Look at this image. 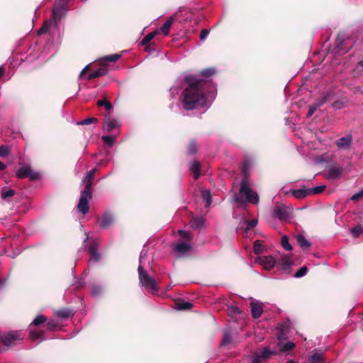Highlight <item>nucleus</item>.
I'll use <instances>...</instances> for the list:
<instances>
[{"label":"nucleus","mask_w":363,"mask_h":363,"mask_svg":"<svg viewBox=\"0 0 363 363\" xmlns=\"http://www.w3.org/2000/svg\"><path fill=\"white\" fill-rule=\"evenodd\" d=\"M296 241L299 246L304 250L311 247V243L308 241L304 235L299 234L296 236Z\"/></svg>","instance_id":"obj_22"},{"label":"nucleus","mask_w":363,"mask_h":363,"mask_svg":"<svg viewBox=\"0 0 363 363\" xmlns=\"http://www.w3.org/2000/svg\"><path fill=\"white\" fill-rule=\"evenodd\" d=\"M145 50L147 52H155L156 50V44L155 43H151L150 44L145 45Z\"/></svg>","instance_id":"obj_56"},{"label":"nucleus","mask_w":363,"mask_h":363,"mask_svg":"<svg viewBox=\"0 0 363 363\" xmlns=\"http://www.w3.org/2000/svg\"><path fill=\"white\" fill-rule=\"evenodd\" d=\"M263 248H264V247L259 240H257L255 241L254 246H253V250H254L255 254H256V255L261 254L263 251Z\"/></svg>","instance_id":"obj_42"},{"label":"nucleus","mask_w":363,"mask_h":363,"mask_svg":"<svg viewBox=\"0 0 363 363\" xmlns=\"http://www.w3.org/2000/svg\"><path fill=\"white\" fill-rule=\"evenodd\" d=\"M280 262L284 269H287L292 264L291 259L286 255L281 257Z\"/></svg>","instance_id":"obj_38"},{"label":"nucleus","mask_w":363,"mask_h":363,"mask_svg":"<svg viewBox=\"0 0 363 363\" xmlns=\"http://www.w3.org/2000/svg\"><path fill=\"white\" fill-rule=\"evenodd\" d=\"M92 198V190L84 189L81 192L80 199L77 205V209L82 214L85 215L89 210V201Z\"/></svg>","instance_id":"obj_4"},{"label":"nucleus","mask_w":363,"mask_h":363,"mask_svg":"<svg viewBox=\"0 0 363 363\" xmlns=\"http://www.w3.org/2000/svg\"><path fill=\"white\" fill-rule=\"evenodd\" d=\"M352 138L351 135L342 137L336 141V145L342 150L350 149L352 144Z\"/></svg>","instance_id":"obj_9"},{"label":"nucleus","mask_w":363,"mask_h":363,"mask_svg":"<svg viewBox=\"0 0 363 363\" xmlns=\"http://www.w3.org/2000/svg\"><path fill=\"white\" fill-rule=\"evenodd\" d=\"M290 328L286 325H281L279 328V331L278 333V338L279 340H282L286 338V335L289 332Z\"/></svg>","instance_id":"obj_26"},{"label":"nucleus","mask_w":363,"mask_h":363,"mask_svg":"<svg viewBox=\"0 0 363 363\" xmlns=\"http://www.w3.org/2000/svg\"><path fill=\"white\" fill-rule=\"evenodd\" d=\"M333 106L337 108H341L342 107V103L338 101H335L333 104Z\"/></svg>","instance_id":"obj_61"},{"label":"nucleus","mask_w":363,"mask_h":363,"mask_svg":"<svg viewBox=\"0 0 363 363\" xmlns=\"http://www.w3.org/2000/svg\"><path fill=\"white\" fill-rule=\"evenodd\" d=\"M191 249V246L189 244L184 242L178 243L175 247V250L180 253L187 252L190 251Z\"/></svg>","instance_id":"obj_29"},{"label":"nucleus","mask_w":363,"mask_h":363,"mask_svg":"<svg viewBox=\"0 0 363 363\" xmlns=\"http://www.w3.org/2000/svg\"><path fill=\"white\" fill-rule=\"evenodd\" d=\"M104 122L111 120V113L110 111H106V112L104 114Z\"/></svg>","instance_id":"obj_63"},{"label":"nucleus","mask_w":363,"mask_h":363,"mask_svg":"<svg viewBox=\"0 0 363 363\" xmlns=\"http://www.w3.org/2000/svg\"><path fill=\"white\" fill-rule=\"evenodd\" d=\"M325 187L326 186L325 185H322V186H315L314 188H309L308 189L309 195L319 194L325 190Z\"/></svg>","instance_id":"obj_40"},{"label":"nucleus","mask_w":363,"mask_h":363,"mask_svg":"<svg viewBox=\"0 0 363 363\" xmlns=\"http://www.w3.org/2000/svg\"><path fill=\"white\" fill-rule=\"evenodd\" d=\"M281 245L283 247V248L287 251H291L292 250V246L289 243V238L288 236L286 235H283L281 237Z\"/></svg>","instance_id":"obj_37"},{"label":"nucleus","mask_w":363,"mask_h":363,"mask_svg":"<svg viewBox=\"0 0 363 363\" xmlns=\"http://www.w3.org/2000/svg\"><path fill=\"white\" fill-rule=\"evenodd\" d=\"M47 329L49 330H55L59 326V324L55 320H50L47 323Z\"/></svg>","instance_id":"obj_52"},{"label":"nucleus","mask_w":363,"mask_h":363,"mask_svg":"<svg viewBox=\"0 0 363 363\" xmlns=\"http://www.w3.org/2000/svg\"><path fill=\"white\" fill-rule=\"evenodd\" d=\"M97 121H98V119L96 118L89 117V118H87L77 123V124L78 125H89L91 123H96Z\"/></svg>","instance_id":"obj_47"},{"label":"nucleus","mask_w":363,"mask_h":363,"mask_svg":"<svg viewBox=\"0 0 363 363\" xmlns=\"http://www.w3.org/2000/svg\"><path fill=\"white\" fill-rule=\"evenodd\" d=\"M177 309L179 311L189 310L193 307V304L189 301H179L176 303Z\"/></svg>","instance_id":"obj_28"},{"label":"nucleus","mask_w":363,"mask_h":363,"mask_svg":"<svg viewBox=\"0 0 363 363\" xmlns=\"http://www.w3.org/2000/svg\"><path fill=\"white\" fill-rule=\"evenodd\" d=\"M104 123L106 124L108 132H111L120 126V123L117 120H109Z\"/></svg>","instance_id":"obj_34"},{"label":"nucleus","mask_w":363,"mask_h":363,"mask_svg":"<svg viewBox=\"0 0 363 363\" xmlns=\"http://www.w3.org/2000/svg\"><path fill=\"white\" fill-rule=\"evenodd\" d=\"M138 275L140 284L143 287L153 293L158 292L159 287L156 280L152 277L150 276L141 265L138 267Z\"/></svg>","instance_id":"obj_2"},{"label":"nucleus","mask_w":363,"mask_h":363,"mask_svg":"<svg viewBox=\"0 0 363 363\" xmlns=\"http://www.w3.org/2000/svg\"><path fill=\"white\" fill-rule=\"evenodd\" d=\"M101 138L102 140L109 147H111L116 140V138L111 135H103Z\"/></svg>","instance_id":"obj_45"},{"label":"nucleus","mask_w":363,"mask_h":363,"mask_svg":"<svg viewBox=\"0 0 363 363\" xmlns=\"http://www.w3.org/2000/svg\"><path fill=\"white\" fill-rule=\"evenodd\" d=\"M46 320H47V318L45 315H39L33 320V321L31 323L30 326H31V325L38 326L40 324L45 323Z\"/></svg>","instance_id":"obj_39"},{"label":"nucleus","mask_w":363,"mask_h":363,"mask_svg":"<svg viewBox=\"0 0 363 363\" xmlns=\"http://www.w3.org/2000/svg\"><path fill=\"white\" fill-rule=\"evenodd\" d=\"M345 41V37L343 35L338 34L335 40V49L337 52H340L343 49V45Z\"/></svg>","instance_id":"obj_25"},{"label":"nucleus","mask_w":363,"mask_h":363,"mask_svg":"<svg viewBox=\"0 0 363 363\" xmlns=\"http://www.w3.org/2000/svg\"><path fill=\"white\" fill-rule=\"evenodd\" d=\"M16 174V177L20 179L28 177L30 181H37L40 178V174L38 172H33L32 168L28 165L20 167Z\"/></svg>","instance_id":"obj_5"},{"label":"nucleus","mask_w":363,"mask_h":363,"mask_svg":"<svg viewBox=\"0 0 363 363\" xmlns=\"http://www.w3.org/2000/svg\"><path fill=\"white\" fill-rule=\"evenodd\" d=\"M113 222V216L109 213H105L102 215L99 223L100 227L103 228H108Z\"/></svg>","instance_id":"obj_17"},{"label":"nucleus","mask_w":363,"mask_h":363,"mask_svg":"<svg viewBox=\"0 0 363 363\" xmlns=\"http://www.w3.org/2000/svg\"><path fill=\"white\" fill-rule=\"evenodd\" d=\"M250 305L252 318H254L255 319L259 318L263 313V308L262 304L252 301Z\"/></svg>","instance_id":"obj_13"},{"label":"nucleus","mask_w":363,"mask_h":363,"mask_svg":"<svg viewBox=\"0 0 363 363\" xmlns=\"http://www.w3.org/2000/svg\"><path fill=\"white\" fill-rule=\"evenodd\" d=\"M16 194V191L13 189L7 188V187H3L1 189V196L3 199H6L8 198H11Z\"/></svg>","instance_id":"obj_27"},{"label":"nucleus","mask_w":363,"mask_h":363,"mask_svg":"<svg viewBox=\"0 0 363 363\" xmlns=\"http://www.w3.org/2000/svg\"><path fill=\"white\" fill-rule=\"evenodd\" d=\"M9 148L6 145L0 146V157H5L9 154Z\"/></svg>","instance_id":"obj_54"},{"label":"nucleus","mask_w":363,"mask_h":363,"mask_svg":"<svg viewBox=\"0 0 363 363\" xmlns=\"http://www.w3.org/2000/svg\"><path fill=\"white\" fill-rule=\"evenodd\" d=\"M201 196L206 203V206L208 207L212 203V196L209 190H203L201 191Z\"/></svg>","instance_id":"obj_30"},{"label":"nucleus","mask_w":363,"mask_h":363,"mask_svg":"<svg viewBox=\"0 0 363 363\" xmlns=\"http://www.w3.org/2000/svg\"><path fill=\"white\" fill-rule=\"evenodd\" d=\"M178 234L184 240H187V241H190L192 239V235L191 234L188 232V231H185V230H178Z\"/></svg>","instance_id":"obj_46"},{"label":"nucleus","mask_w":363,"mask_h":363,"mask_svg":"<svg viewBox=\"0 0 363 363\" xmlns=\"http://www.w3.org/2000/svg\"><path fill=\"white\" fill-rule=\"evenodd\" d=\"M177 16L178 13H174L172 16L169 18L161 27V31L164 35H167L169 34L170 27Z\"/></svg>","instance_id":"obj_19"},{"label":"nucleus","mask_w":363,"mask_h":363,"mask_svg":"<svg viewBox=\"0 0 363 363\" xmlns=\"http://www.w3.org/2000/svg\"><path fill=\"white\" fill-rule=\"evenodd\" d=\"M310 363H325L324 356L322 353L315 352L308 357Z\"/></svg>","instance_id":"obj_24"},{"label":"nucleus","mask_w":363,"mask_h":363,"mask_svg":"<svg viewBox=\"0 0 363 363\" xmlns=\"http://www.w3.org/2000/svg\"><path fill=\"white\" fill-rule=\"evenodd\" d=\"M157 33H158L157 31H153V32H151V33H148L147 35H146L142 40L141 45H145L151 43L150 41L155 38V36Z\"/></svg>","instance_id":"obj_35"},{"label":"nucleus","mask_w":363,"mask_h":363,"mask_svg":"<svg viewBox=\"0 0 363 363\" xmlns=\"http://www.w3.org/2000/svg\"><path fill=\"white\" fill-rule=\"evenodd\" d=\"M96 106L99 107L104 106L106 109V111H111L113 109V106L108 100L106 99L104 100H98L96 102Z\"/></svg>","instance_id":"obj_33"},{"label":"nucleus","mask_w":363,"mask_h":363,"mask_svg":"<svg viewBox=\"0 0 363 363\" xmlns=\"http://www.w3.org/2000/svg\"><path fill=\"white\" fill-rule=\"evenodd\" d=\"M201 167V163L196 160H194L191 163L189 164V169L193 174V177L194 179H197L199 177Z\"/></svg>","instance_id":"obj_14"},{"label":"nucleus","mask_w":363,"mask_h":363,"mask_svg":"<svg viewBox=\"0 0 363 363\" xmlns=\"http://www.w3.org/2000/svg\"><path fill=\"white\" fill-rule=\"evenodd\" d=\"M54 23V21L53 20H48V21H45L43 25V27H44L47 31H48L50 27L51 26V25Z\"/></svg>","instance_id":"obj_60"},{"label":"nucleus","mask_w":363,"mask_h":363,"mask_svg":"<svg viewBox=\"0 0 363 363\" xmlns=\"http://www.w3.org/2000/svg\"><path fill=\"white\" fill-rule=\"evenodd\" d=\"M121 57L120 54H113L104 57L102 60L109 62H116Z\"/></svg>","instance_id":"obj_44"},{"label":"nucleus","mask_w":363,"mask_h":363,"mask_svg":"<svg viewBox=\"0 0 363 363\" xmlns=\"http://www.w3.org/2000/svg\"><path fill=\"white\" fill-rule=\"evenodd\" d=\"M216 73L213 67H208L201 71V75L204 77H210Z\"/></svg>","instance_id":"obj_41"},{"label":"nucleus","mask_w":363,"mask_h":363,"mask_svg":"<svg viewBox=\"0 0 363 363\" xmlns=\"http://www.w3.org/2000/svg\"><path fill=\"white\" fill-rule=\"evenodd\" d=\"M232 338L229 333H225L223 335V340L220 343L222 346H225L231 342Z\"/></svg>","instance_id":"obj_51"},{"label":"nucleus","mask_w":363,"mask_h":363,"mask_svg":"<svg viewBox=\"0 0 363 363\" xmlns=\"http://www.w3.org/2000/svg\"><path fill=\"white\" fill-rule=\"evenodd\" d=\"M343 172V168L338 166H333L328 169V178L335 179L340 178Z\"/></svg>","instance_id":"obj_15"},{"label":"nucleus","mask_w":363,"mask_h":363,"mask_svg":"<svg viewBox=\"0 0 363 363\" xmlns=\"http://www.w3.org/2000/svg\"><path fill=\"white\" fill-rule=\"evenodd\" d=\"M20 335L19 333L17 332H10L9 333L3 335L0 337L1 342L7 347H10L13 345L17 340H19Z\"/></svg>","instance_id":"obj_7"},{"label":"nucleus","mask_w":363,"mask_h":363,"mask_svg":"<svg viewBox=\"0 0 363 363\" xmlns=\"http://www.w3.org/2000/svg\"><path fill=\"white\" fill-rule=\"evenodd\" d=\"M290 192L296 199H301L309 196L308 189H291Z\"/></svg>","instance_id":"obj_20"},{"label":"nucleus","mask_w":363,"mask_h":363,"mask_svg":"<svg viewBox=\"0 0 363 363\" xmlns=\"http://www.w3.org/2000/svg\"><path fill=\"white\" fill-rule=\"evenodd\" d=\"M191 227L194 229H199L203 225V220L201 218H194L189 223Z\"/></svg>","instance_id":"obj_31"},{"label":"nucleus","mask_w":363,"mask_h":363,"mask_svg":"<svg viewBox=\"0 0 363 363\" xmlns=\"http://www.w3.org/2000/svg\"><path fill=\"white\" fill-rule=\"evenodd\" d=\"M208 34H209V30H207V29H202L201 33H200V35H199L200 40H204L207 38Z\"/></svg>","instance_id":"obj_57"},{"label":"nucleus","mask_w":363,"mask_h":363,"mask_svg":"<svg viewBox=\"0 0 363 363\" xmlns=\"http://www.w3.org/2000/svg\"><path fill=\"white\" fill-rule=\"evenodd\" d=\"M273 352L269 347L264 348L262 351L256 352L252 357V363H262L267 360Z\"/></svg>","instance_id":"obj_8"},{"label":"nucleus","mask_w":363,"mask_h":363,"mask_svg":"<svg viewBox=\"0 0 363 363\" xmlns=\"http://www.w3.org/2000/svg\"><path fill=\"white\" fill-rule=\"evenodd\" d=\"M234 200L240 206H244L246 204V201L257 204L259 203V199L258 194L249 188L244 191H240V196L235 194Z\"/></svg>","instance_id":"obj_3"},{"label":"nucleus","mask_w":363,"mask_h":363,"mask_svg":"<svg viewBox=\"0 0 363 363\" xmlns=\"http://www.w3.org/2000/svg\"><path fill=\"white\" fill-rule=\"evenodd\" d=\"M65 5L56 6L52 9V20L55 26L57 25V22L60 21L62 15L64 14Z\"/></svg>","instance_id":"obj_11"},{"label":"nucleus","mask_w":363,"mask_h":363,"mask_svg":"<svg viewBox=\"0 0 363 363\" xmlns=\"http://www.w3.org/2000/svg\"><path fill=\"white\" fill-rule=\"evenodd\" d=\"M308 271V268L306 266L302 267L300 268L294 274V277L296 278H300L306 275V272Z\"/></svg>","instance_id":"obj_49"},{"label":"nucleus","mask_w":363,"mask_h":363,"mask_svg":"<svg viewBox=\"0 0 363 363\" xmlns=\"http://www.w3.org/2000/svg\"><path fill=\"white\" fill-rule=\"evenodd\" d=\"M44 335V331L40 330H30L29 333V337L32 340H36L42 338Z\"/></svg>","instance_id":"obj_32"},{"label":"nucleus","mask_w":363,"mask_h":363,"mask_svg":"<svg viewBox=\"0 0 363 363\" xmlns=\"http://www.w3.org/2000/svg\"><path fill=\"white\" fill-rule=\"evenodd\" d=\"M48 31L46 30V29L44 28V27H41L38 31V35H41V34H43V33H47Z\"/></svg>","instance_id":"obj_64"},{"label":"nucleus","mask_w":363,"mask_h":363,"mask_svg":"<svg viewBox=\"0 0 363 363\" xmlns=\"http://www.w3.org/2000/svg\"><path fill=\"white\" fill-rule=\"evenodd\" d=\"M197 152V145L195 141L191 140L187 147V152L189 155H194Z\"/></svg>","instance_id":"obj_43"},{"label":"nucleus","mask_w":363,"mask_h":363,"mask_svg":"<svg viewBox=\"0 0 363 363\" xmlns=\"http://www.w3.org/2000/svg\"><path fill=\"white\" fill-rule=\"evenodd\" d=\"M290 212L289 208L284 204L276 203L272 216L279 220L285 221L289 218Z\"/></svg>","instance_id":"obj_6"},{"label":"nucleus","mask_w":363,"mask_h":363,"mask_svg":"<svg viewBox=\"0 0 363 363\" xmlns=\"http://www.w3.org/2000/svg\"><path fill=\"white\" fill-rule=\"evenodd\" d=\"M97 169L94 168L91 170H90L89 172L86 173L85 175V177L84 179V182L85 183L84 189H86L87 190H92V185L94 182V177L95 173L96 172Z\"/></svg>","instance_id":"obj_12"},{"label":"nucleus","mask_w":363,"mask_h":363,"mask_svg":"<svg viewBox=\"0 0 363 363\" xmlns=\"http://www.w3.org/2000/svg\"><path fill=\"white\" fill-rule=\"evenodd\" d=\"M108 73V69L106 65L102 64L101 67L99 68L97 70L94 71L91 74H90L87 77L88 80H91L95 78H98L102 76L106 75Z\"/></svg>","instance_id":"obj_16"},{"label":"nucleus","mask_w":363,"mask_h":363,"mask_svg":"<svg viewBox=\"0 0 363 363\" xmlns=\"http://www.w3.org/2000/svg\"><path fill=\"white\" fill-rule=\"evenodd\" d=\"M248 168V165L247 163L244 164L243 168H242V174H244V177L242 178L241 183H240V191H244V190L249 189V178L247 175V169Z\"/></svg>","instance_id":"obj_18"},{"label":"nucleus","mask_w":363,"mask_h":363,"mask_svg":"<svg viewBox=\"0 0 363 363\" xmlns=\"http://www.w3.org/2000/svg\"><path fill=\"white\" fill-rule=\"evenodd\" d=\"M102 291V288L100 286L94 285L91 289V293L95 296H99Z\"/></svg>","instance_id":"obj_53"},{"label":"nucleus","mask_w":363,"mask_h":363,"mask_svg":"<svg viewBox=\"0 0 363 363\" xmlns=\"http://www.w3.org/2000/svg\"><path fill=\"white\" fill-rule=\"evenodd\" d=\"M184 82L187 86L184 88L180 96L182 107L186 111H191L206 106L205 92L209 82L192 74L186 76Z\"/></svg>","instance_id":"obj_1"},{"label":"nucleus","mask_w":363,"mask_h":363,"mask_svg":"<svg viewBox=\"0 0 363 363\" xmlns=\"http://www.w3.org/2000/svg\"><path fill=\"white\" fill-rule=\"evenodd\" d=\"M259 262L267 270L272 269L276 263L274 258L271 256L259 257Z\"/></svg>","instance_id":"obj_10"},{"label":"nucleus","mask_w":363,"mask_h":363,"mask_svg":"<svg viewBox=\"0 0 363 363\" xmlns=\"http://www.w3.org/2000/svg\"><path fill=\"white\" fill-rule=\"evenodd\" d=\"M257 224V220L255 219H252L247 223V225L245 228V231L250 230L251 228L256 226Z\"/></svg>","instance_id":"obj_55"},{"label":"nucleus","mask_w":363,"mask_h":363,"mask_svg":"<svg viewBox=\"0 0 363 363\" xmlns=\"http://www.w3.org/2000/svg\"><path fill=\"white\" fill-rule=\"evenodd\" d=\"M318 108V107H316V105L315 104L310 106L307 116L311 117L314 113V112L317 110Z\"/></svg>","instance_id":"obj_58"},{"label":"nucleus","mask_w":363,"mask_h":363,"mask_svg":"<svg viewBox=\"0 0 363 363\" xmlns=\"http://www.w3.org/2000/svg\"><path fill=\"white\" fill-rule=\"evenodd\" d=\"M241 311L235 306H230L228 308V313L231 318H236L238 314H240Z\"/></svg>","instance_id":"obj_36"},{"label":"nucleus","mask_w":363,"mask_h":363,"mask_svg":"<svg viewBox=\"0 0 363 363\" xmlns=\"http://www.w3.org/2000/svg\"><path fill=\"white\" fill-rule=\"evenodd\" d=\"M325 104L324 102V99H322V97L320 99H319L316 103L315 104L316 105V107H320L321 106H323V104Z\"/></svg>","instance_id":"obj_62"},{"label":"nucleus","mask_w":363,"mask_h":363,"mask_svg":"<svg viewBox=\"0 0 363 363\" xmlns=\"http://www.w3.org/2000/svg\"><path fill=\"white\" fill-rule=\"evenodd\" d=\"M363 197V191H359L355 194H354L351 199L353 201H359L360 198Z\"/></svg>","instance_id":"obj_59"},{"label":"nucleus","mask_w":363,"mask_h":363,"mask_svg":"<svg viewBox=\"0 0 363 363\" xmlns=\"http://www.w3.org/2000/svg\"><path fill=\"white\" fill-rule=\"evenodd\" d=\"M89 252L91 255L90 261L96 262L100 259V255L97 252V248L95 244L92 243L89 246Z\"/></svg>","instance_id":"obj_23"},{"label":"nucleus","mask_w":363,"mask_h":363,"mask_svg":"<svg viewBox=\"0 0 363 363\" xmlns=\"http://www.w3.org/2000/svg\"><path fill=\"white\" fill-rule=\"evenodd\" d=\"M354 236L358 238L360 235L363 234V228L361 225H357L352 229Z\"/></svg>","instance_id":"obj_50"},{"label":"nucleus","mask_w":363,"mask_h":363,"mask_svg":"<svg viewBox=\"0 0 363 363\" xmlns=\"http://www.w3.org/2000/svg\"><path fill=\"white\" fill-rule=\"evenodd\" d=\"M57 316L66 319L74 315V312L72 309L68 308H60L55 311Z\"/></svg>","instance_id":"obj_21"},{"label":"nucleus","mask_w":363,"mask_h":363,"mask_svg":"<svg viewBox=\"0 0 363 363\" xmlns=\"http://www.w3.org/2000/svg\"><path fill=\"white\" fill-rule=\"evenodd\" d=\"M295 344L294 342H288L281 347V350L284 352H289L293 350Z\"/></svg>","instance_id":"obj_48"}]
</instances>
